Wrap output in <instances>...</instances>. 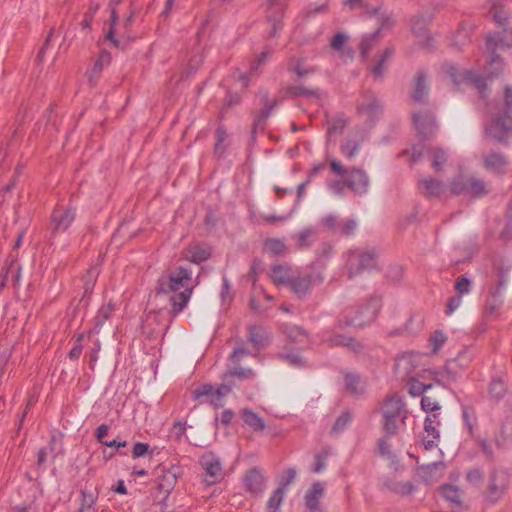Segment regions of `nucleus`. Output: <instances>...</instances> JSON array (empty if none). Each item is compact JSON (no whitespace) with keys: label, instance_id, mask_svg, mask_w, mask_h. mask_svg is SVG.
Listing matches in <instances>:
<instances>
[{"label":"nucleus","instance_id":"0eeeda50","mask_svg":"<svg viewBox=\"0 0 512 512\" xmlns=\"http://www.w3.org/2000/svg\"><path fill=\"white\" fill-rule=\"evenodd\" d=\"M502 60L498 56L491 58L489 64V72L486 77H482L473 71H465L463 78L466 82L474 85L478 91L484 96V92L487 89V80H492L502 70Z\"/></svg>","mask_w":512,"mask_h":512},{"label":"nucleus","instance_id":"6ab92c4d","mask_svg":"<svg viewBox=\"0 0 512 512\" xmlns=\"http://www.w3.org/2000/svg\"><path fill=\"white\" fill-rule=\"evenodd\" d=\"M249 341L257 349L264 348L269 343V335L263 326L251 325L248 327Z\"/></svg>","mask_w":512,"mask_h":512},{"label":"nucleus","instance_id":"3c124183","mask_svg":"<svg viewBox=\"0 0 512 512\" xmlns=\"http://www.w3.org/2000/svg\"><path fill=\"white\" fill-rule=\"evenodd\" d=\"M360 149V143L358 141L347 140L341 146V152L344 156L351 159L357 155Z\"/></svg>","mask_w":512,"mask_h":512},{"label":"nucleus","instance_id":"ddd939ff","mask_svg":"<svg viewBox=\"0 0 512 512\" xmlns=\"http://www.w3.org/2000/svg\"><path fill=\"white\" fill-rule=\"evenodd\" d=\"M211 256V248L205 244L193 243L182 252V257L191 263L200 264Z\"/></svg>","mask_w":512,"mask_h":512},{"label":"nucleus","instance_id":"72a5a7b5","mask_svg":"<svg viewBox=\"0 0 512 512\" xmlns=\"http://www.w3.org/2000/svg\"><path fill=\"white\" fill-rule=\"evenodd\" d=\"M296 238L298 247H310L317 240V232L313 228H305L297 234Z\"/></svg>","mask_w":512,"mask_h":512},{"label":"nucleus","instance_id":"f8f14e48","mask_svg":"<svg viewBox=\"0 0 512 512\" xmlns=\"http://www.w3.org/2000/svg\"><path fill=\"white\" fill-rule=\"evenodd\" d=\"M421 354L406 352L396 358L395 372L402 378L409 376L418 366Z\"/></svg>","mask_w":512,"mask_h":512},{"label":"nucleus","instance_id":"9d476101","mask_svg":"<svg viewBox=\"0 0 512 512\" xmlns=\"http://www.w3.org/2000/svg\"><path fill=\"white\" fill-rule=\"evenodd\" d=\"M508 486V474L504 471L492 472L489 480V486L486 498L491 502L498 501Z\"/></svg>","mask_w":512,"mask_h":512},{"label":"nucleus","instance_id":"bf43d9fd","mask_svg":"<svg viewBox=\"0 0 512 512\" xmlns=\"http://www.w3.org/2000/svg\"><path fill=\"white\" fill-rule=\"evenodd\" d=\"M421 408L425 412H435L440 410L441 406L439 402H437L435 399H433L430 396H423L421 399Z\"/></svg>","mask_w":512,"mask_h":512},{"label":"nucleus","instance_id":"a19ab883","mask_svg":"<svg viewBox=\"0 0 512 512\" xmlns=\"http://www.w3.org/2000/svg\"><path fill=\"white\" fill-rule=\"evenodd\" d=\"M285 495V490L283 487H278L273 494L270 496L267 502V508L269 512H277L280 508Z\"/></svg>","mask_w":512,"mask_h":512},{"label":"nucleus","instance_id":"864d4df0","mask_svg":"<svg viewBox=\"0 0 512 512\" xmlns=\"http://www.w3.org/2000/svg\"><path fill=\"white\" fill-rule=\"evenodd\" d=\"M455 289L457 291V295L463 297V295H466L471 291V280L466 276L458 277L455 282Z\"/></svg>","mask_w":512,"mask_h":512},{"label":"nucleus","instance_id":"052dcab7","mask_svg":"<svg viewBox=\"0 0 512 512\" xmlns=\"http://www.w3.org/2000/svg\"><path fill=\"white\" fill-rule=\"evenodd\" d=\"M281 358L286 361L290 366L299 368L304 366L305 362L298 353H287L281 355Z\"/></svg>","mask_w":512,"mask_h":512},{"label":"nucleus","instance_id":"774afa93","mask_svg":"<svg viewBox=\"0 0 512 512\" xmlns=\"http://www.w3.org/2000/svg\"><path fill=\"white\" fill-rule=\"evenodd\" d=\"M247 355H249V351L246 350L245 348H242V347L235 348L230 355L231 363L237 364L241 361V359L244 356H247Z\"/></svg>","mask_w":512,"mask_h":512},{"label":"nucleus","instance_id":"338daca9","mask_svg":"<svg viewBox=\"0 0 512 512\" xmlns=\"http://www.w3.org/2000/svg\"><path fill=\"white\" fill-rule=\"evenodd\" d=\"M296 474H297L296 469H294V468L287 469L284 473V476L280 482L279 487H283V489L285 490L286 487L294 481Z\"/></svg>","mask_w":512,"mask_h":512},{"label":"nucleus","instance_id":"cd10ccee","mask_svg":"<svg viewBox=\"0 0 512 512\" xmlns=\"http://www.w3.org/2000/svg\"><path fill=\"white\" fill-rule=\"evenodd\" d=\"M81 503L78 512H96L95 504L98 499V492L81 490Z\"/></svg>","mask_w":512,"mask_h":512},{"label":"nucleus","instance_id":"e433bc0d","mask_svg":"<svg viewBox=\"0 0 512 512\" xmlns=\"http://www.w3.org/2000/svg\"><path fill=\"white\" fill-rule=\"evenodd\" d=\"M440 491L447 501L454 504H460L461 491L459 490L458 487L449 484H444L441 486Z\"/></svg>","mask_w":512,"mask_h":512},{"label":"nucleus","instance_id":"9b49d317","mask_svg":"<svg viewBox=\"0 0 512 512\" xmlns=\"http://www.w3.org/2000/svg\"><path fill=\"white\" fill-rule=\"evenodd\" d=\"M357 111L365 121L372 122L380 115L382 104L375 95L368 94L363 96L360 100Z\"/></svg>","mask_w":512,"mask_h":512},{"label":"nucleus","instance_id":"b1692460","mask_svg":"<svg viewBox=\"0 0 512 512\" xmlns=\"http://www.w3.org/2000/svg\"><path fill=\"white\" fill-rule=\"evenodd\" d=\"M283 332L292 343L304 346L309 342L306 331L296 325H285Z\"/></svg>","mask_w":512,"mask_h":512},{"label":"nucleus","instance_id":"aec40b11","mask_svg":"<svg viewBox=\"0 0 512 512\" xmlns=\"http://www.w3.org/2000/svg\"><path fill=\"white\" fill-rule=\"evenodd\" d=\"M111 62V55L107 51H102L95 61L93 67L88 71L89 82L94 85L99 79L102 70L109 66Z\"/></svg>","mask_w":512,"mask_h":512},{"label":"nucleus","instance_id":"f3484780","mask_svg":"<svg viewBox=\"0 0 512 512\" xmlns=\"http://www.w3.org/2000/svg\"><path fill=\"white\" fill-rule=\"evenodd\" d=\"M247 490L254 494L259 495L263 492L265 486V479L262 472L256 468L250 469L244 478Z\"/></svg>","mask_w":512,"mask_h":512},{"label":"nucleus","instance_id":"ea45409f","mask_svg":"<svg viewBox=\"0 0 512 512\" xmlns=\"http://www.w3.org/2000/svg\"><path fill=\"white\" fill-rule=\"evenodd\" d=\"M346 124V120L342 116H337L328 120L327 136L331 138L342 133Z\"/></svg>","mask_w":512,"mask_h":512},{"label":"nucleus","instance_id":"7c9ffc66","mask_svg":"<svg viewBox=\"0 0 512 512\" xmlns=\"http://www.w3.org/2000/svg\"><path fill=\"white\" fill-rule=\"evenodd\" d=\"M225 376L235 377L239 380H253L256 373L251 368L242 367L240 362L232 364V367L226 372Z\"/></svg>","mask_w":512,"mask_h":512},{"label":"nucleus","instance_id":"f03ea898","mask_svg":"<svg viewBox=\"0 0 512 512\" xmlns=\"http://www.w3.org/2000/svg\"><path fill=\"white\" fill-rule=\"evenodd\" d=\"M380 308V299L377 297L370 298L363 304L344 309L339 317V323L343 327L361 328L375 320Z\"/></svg>","mask_w":512,"mask_h":512},{"label":"nucleus","instance_id":"c9c22d12","mask_svg":"<svg viewBox=\"0 0 512 512\" xmlns=\"http://www.w3.org/2000/svg\"><path fill=\"white\" fill-rule=\"evenodd\" d=\"M116 309V305L111 301L103 304L95 317V326L101 327L106 320H108Z\"/></svg>","mask_w":512,"mask_h":512},{"label":"nucleus","instance_id":"a878e982","mask_svg":"<svg viewBox=\"0 0 512 512\" xmlns=\"http://www.w3.org/2000/svg\"><path fill=\"white\" fill-rule=\"evenodd\" d=\"M272 54V50L266 48L261 55L252 63L249 74H241L239 80L241 81L242 87H246L248 84V78L253 75L259 74L260 67L266 62L268 57Z\"/></svg>","mask_w":512,"mask_h":512},{"label":"nucleus","instance_id":"09e8293b","mask_svg":"<svg viewBox=\"0 0 512 512\" xmlns=\"http://www.w3.org/2000/svg\"><path fill=\"white\" fill-rule=\"evenodd\" d=\"M450 191L453 195L468 194L467 178L463 176L456 178L451 183Z\"/></svg>","mask_w":512,"mask_h":512},{"label":"nucleus","instance_id":"4c0bfd02","mask_svg":"<svg viewBox=\"0 0 512 512\" xmlns=\"http://www.w3.org/2000/svg\"><path fill=\"white\" fill-rule=\"evenodd\" d=\"M440 424L436 414L428 415L424 423V434H428L433 439H439L440 433L437 426Z\"/></svg>","mask_w":512,"mask_h":512},{"label":"nucleus","instance_id":"58836bf2","mask_svg":"<svg viewBox=\"0 0 512 512\" xmlns=\"http://www.w3.org/2000/svg\"><path fill=\"white\" fill-rule=\"evenodd\" d=\"M447 335L442 330H436L429 338V346L432 353L436 354L440 351L443 345L447 342Z\"/></svg>","mask_w":512,"mask_h":512},{"label":"nucleus","instance_id":"6e6d98bb","mask_svg":"<svg viewBox=\"0 0 512 512\" xmlns=\"http://www.w3.org/2000/svg\"><path fill=\"white\" fill-rule=\"evenodd\" d=\"M358 224L354 219L341 220L338 233L344 236H350L357 230Z\"/></svg>","mask_w":512,"mask_h":512},{"label":"nucleus","instance_id":"8fccbe9b","mask_svg":"<svg viewBox=\"0 0 512 512\" xmlns=\"http://www.w3.org/2000/svg\"><path fill=\"white\" fill-rule=\"evenodd\" d=\"M473 355L474 354L472 349H463L450 363H456L460 368H465L472 361Z\"/></svg>","mask_w":512,"mask_h":512},{"label":"nucleus","instance_id":"2f4dec72","mask_svg":"<svg viewBox=\"0 0 512 512\" xmlns=\"http://www.w3.org/2000/svg\"><path fill=\"white\" fill-rule=\"evenodd\" d=\"M468 195L472 197H482L488 193L487 185L481 179L475 177H468Z\"/></svg>","mask_w":512,"mask_h":512},{"label":"nucleus","instance_id":"6e6552de","mask_svg":"<svg viewBox=\"0 0 512 512\" xmlns=\"http://www.w3.org/2000/svg\"><path fill=\"white\" fill-rule=\"evenodd\" d=\"M204 470V481L208 485L219 483L223 477V468L219 458L213 453H206L200 459Z\"/></svg>","mask_w":512,"mask_h":512},{"label":"nucleus","instance_id":"69168bd1","mask_svg":"<svg viewBox=\"0 0 512 512\" xmlns=\"http://www.w3.org/2000/svg\"><path fill=\"white\" fill-rule=\"evenodd\" d=\"M462 297L459 295L453 296L449 299L446 308V315H451L462 305Z\"/></svg>","mask_w":512,"mask_h":512},{"label":"nucleus","instance_id":"603ef678","mask_svg":"<svg viewBox=\"0 0 512 512\" xmlns=\"http://www.w3.org/2000/svg\"><path fill=\"white\" fill-rule=\"evenodd\" d=\"M352 420V415L350 412L346 411V412H343L335 421L333 427H332V431L334 433H340L342 432L346 427L347 425L351 422Z\"/></svg>","mask_w":512,"mask_h":512},{"label":"nucleus","instance_id":"f704fd0d","mask_svg":"<svg viewBox=\"0 0 512 512\" xmlns=\"http://www.w3.org/2000/svg\"><path fill=\"white\" fill-rule=\"evenodd\" d=\"M332 345H342L351 351L358 353L362 350V345L355 339L343 335H336L330 340Z\"/></svg>","mask_w":512,"mask_h":512},{"label":"nucleus","instance_id":"423d86ee","mask_svg":"<svg viewBox=\"0 0 512 512\" xmlns=\"http://www.w3.org/2000/svg\"><path fill=\"white\" fill-rule=\"evenodd\" d=\"M323 282L324 276L321 272L304 273L294 275L290 281L289 287L298 298H304Z\"/></svg>","mask_w":512,"mask_h":512},{"label":"nucleus","instance_id":"4468645a","mask_svg":"<svg viewBox=\"0 0 512 512\" xmlns=\"http://www.w3.org/2000/svg\"><path fill=\"white\" fill-rule=\"evenodd\" d=\"M346 183L352 191L362 195L368 191L369 177L362 169H352L346 179Z\"/></svg>","mask_w":512,"mask_h":512},{"label":"nucleus","instance_id":"4d7b16f0","mask_svg":"<svg viewBox=\"0 0 512 512\" xmlns=\"http://www.w3.org/2000/svg\"><path fill=\"white\" fill-rule=\"evenodd\" d=\"M214 392H215V388L213 385L203 384L200 387L193 390L192 395H193L194 399H200L202 397H207L209 400Z\"/></svg>","mask_w":512,"mask_h":512},{"label":"nucleus","instance_id":"e2e57ef3","mask_svg":"<svg viewBox=\"0 0 512 512\" xmlns=\"http://www.w3.org/2000/svg\"><path fill=\"white\" fill-rule=\"evenodd\" d=\"M348 40V36L344 33H337L331 40V47L338 51V52H342L343 50V47L345 45V43L347 42Z\"/></svg>","mask_w":512,"mask_h":512},{"label":"nucleus","instance_id":"79ce46f5","mask_svg":"<svg viewBox=\"0 0 512 512\" xmlns=\"http://www.w3.org/2000/svg\"><path fill=\"white\" fill-rule=\"evenodd\" d=\"M378 35H379V30L372 34L363 36V38L361 40V44H360V52L364 58H366L368 56L369 52L375 46Z\"/></svg>","mask_w":512,"mask_h":512},{"label":"nucleus","instance_id":"c756f323","mask_svg":"<svg viewBox=\"0 0 512 512\" xmlns=\"http://www.w3.org/2000/svg\"><path fill=\"white\" fill-rule=\"evenodd\" d=\"M242 418L246 425L253 428L255 431H263L265 429L264 420L251 409H244Z\"/></svg>","mask_w":512,"mask_h":512},{"label":"nucleus","instance_id":"dca6fc26","mask_svg":"<svg viewBox=\"0 0 512 512\" xmlns=\"http://www.w3.org/2000/svg\"><path fill=\"white\" fill-rule=\"evenodd\" d=\"M325 495V484L322 482H314L304 496L306 507L310 511L319 510L320 500Z\"/></svg>","mask_w":512,"mask_h":512},{"label":"nucleus","instance_id":"37998d69","mask_svg":"<svg viewBox=\"0 0 512 512\" xmlns=\"http://www.w3.org/2000/svg\"><path fill=\"white\" fill-rule=\"evenodd\" d=\"M264 249L272 255H281L286 251V245L281 239H268L265 241Z\"/></svg>","mask_w":512,"mask_h":512},{"label":"nucleus","instance_id":"39448f33","mask_svg":"<svg viewBox=\"0 0 512 512\" xmlns=\"http://www.w3.org/2000/svg\"><path fill=\"white\" fill-rule=\"evenodd\" d=\"M345 257L349 277H353L364 269H371L376 266L377 254L374 250L363 252L350 250Z\"/></svg>","mask_w":512,"mask_h":512},{"label":"nucleus","instance_id":"393cba45","mask_svg":"<svg viewBox=\"0 0 512 512\" xmlns=\"http://www.w3.org/2000/svg\"><path fill=\"white\" fill-rule=\"evenodd\" d=\"M429 92L427 77L424 72H418L415 78V87L412 98L416 102H421Z\"/></svg>","mask_w":512,"mask_h":512},{"label":"nucleus","instance_id":"c03bdc74","mask_svg":"<svg viewBox=\"0 0 512 512\" xmlns=\"http://www.w3.org/2000/svg\"><path fill=\"white\" fill-rule=\"evenodd\" d=\"M506 387L502 380L500 379H494L491 381L489 386V394L490 396L495 399L496 401H499L502 399L505 395Z\"/></svg>","mask_w":512,"mask_h":512},{"label":"nucleus","instance_id":"680f3d73","mask_svg":"<svg viewBox=\"0 0 512 512\" xmlns=\"http://www.w3.org/2000/svg\"><path fill=\"white\" fill-rule=\"evenodd\" d=\"M378 449L381 456L386 457L388 459H392L394 457L392 445L388 442L386 438L379 439Z\"/></svg>","mask_w":512,"mask_h":512},{"label":"nucleus","instance_id":"4be33fe9","mask_svg":"<svg viewBox=\"0 0 512 512\" xmlns=\"http://www.w3.org/2000/svg\"><path fill=\"white\" fill-rule=\"evenodd\" d=\"M485 167L494 173H504L507 165L503 154L491 152L484 157Z\"/></svg>","mask_w":512,"mask_h":512},{"label":"nucleus","instance_id":"2eb2a0df","mask_svg":"<svg viewBox=\"0 0 512 512\" xmlns=\"http://www.w3.org/2000/svg\"><path fill=\"white\" fill-rule=\"evenodd\" d=\"M416 129L423 137L433 135L437 129L434 117L429 113H416L413 115Z\"/></svg>","mask_w":512,"mask_h":512},{"label":"nucleus","instance_id":"412c9836","mask_svg":"<svg viewBox=\"0 0 512 512\" xmlns=\"http://www.w3.org/2000/svg\"><path fill=\"white\" fill-rule=\"evenodd\" d=\"M270 277L276 285L289 286L294 274L286 265H274L271 267Z\"/></svg>","mask_w":512,"mask_h":512},{"label":"nucleus","instance_id":"7ed1b4c3","mask_svg":"<svg viewBox=\"0 0 512 512\" xmlns=\"http://www.w3.org/2000/svg\"><path fill=\"white\" fill-rule=\"evenodd\" d=\"M382 427L387 435H396L405 427L408 411L400 396L393 395L387 398L381 407Z\"/></svg>","mask_w":512,"mask_h":512},{"label":"nucleus","instance_id":"a211bd4d","mask_svg":"<svg viewBox=\"0 0 512 512\" xmlns=\"http://www.w3.org/2000/svg\"><path fill=\"white\" fill-rule=\"evenodd\" d=\"M420 189L429 198L440 197L445 192L446 186L443 182L432 177H425L419 182Z\"/></svg>","mask_w":512,"mask_h":512},{"label":"nucleus","instance_id":"473e14b6","mask_svg":"<svg viewBox=\"0 0 512 512\" xmlns=\"http://www.w3.org/2000/svg\"><path fill=\"white\" fill-rule=\"evenodd\" d=\"M278 0H269V12L268 19L273 22V28L270 32L272 36L276 34L277 29L279 28V22L282 17V7L278 4Z\"/></svg>","mask_w":512,"mask_h":512},{"label":"nucleus","instance_id":"5701e85b","mask_svg":"<svg viewBox=\"0 0 512 512\" xmlns=\"http://www.w3.org/2000/svg\"><path fill=\"white\" fill-rule=\"evenodd\" d=\"M177 483V473L175 470H163L158 476V489L168 495Z\"/></svg>","mask_w":512,"mask_h":512},{"label":"nucleus","instance_id":"20e7f679","mask_svg":"<svg viewBox=\"0 0 512 512\" xmlns=\"http://www.w3.org/2000/svg\"><path fill=\"white\" fill-rule=\"evenodd\" d=\"M504 102L505 109L499 112L491 121L490 124L485 126L486 135L498 142H502L505 138L512 133V87L505 86L504 88Z\"/></svg>","mask_w":512,"mask_h":512},{"label":"nucleus","instance_id":"bb28decb","mask_svg":"<svg viewBox=\"0 0 512 512\" xmlns=\"http://www.w3.org/2000/svg\"><path fill=\"white\" fill-rule=\"evenodd\" d=\"M264 107L260 110L258 116L254 121V129H263L267 118L270 116L273 108L277 105V100L269 101L267 96H263Z\"/></svg>","mask_w":512,"mask_h":512},{"label":"nucleus","instance_id":"13d9d810","mask_svg":"<svg viewBox=\"0 0 512 512\" xmlns=\"http://www.w3.org/2000/svg\"><path fill=\"white\" fill-rule=\"evenodd\" d=\"M321 222L328 229L332 230L333 232L338 233V230H339L340 225H341V220L338 218V216L333 215V214H329V215L325 216L321 220Z\"/></svg>","mask_w":512,"mask_h":512},{"label":"nucleus","instance_id":"0e129e2a","mask_svg":"<svg viewBox=\"0 0 512 512\" xmlns=\"http://www.w3.org/2000/svg\"><path fill=\"white\" fill-rule=\"evenodd\" d=\"M111 9V27H110V31L109 33L107 34V38L116 46L118 47L119 46V40L114 38L113 34H114V27L118 21V14H117V11H116V8H110Z\"/></svg>","mask_w":512,"mask_h":512},{"label":"nucleus","instance_id":"de8ad7c7","mask_svg":"<svg viewBox=\"0 0 512 512\" xmlns=\"http://www.w3.org/2000/svg\"><path fill=\"white\" fill-rule=\"evenodd\" d=\"M345 386L352 394H359L362 392L360 378L355 374H347L345 376Z\"/></svg>","mask_w":512,"mask_h":512},{"label":"nucleus","instance_id":"1a4fd4ad","mask_svg":"<svg viewBox=\"0 0 512 512\" xmlns=\"http://www.w3.org/2000/svg\"><path fill=\"white\" fill-rule=\"evenodd\" d=\"M75 219V211L68 207H56L51 215V233L65 232Z\"/></svg>","mask_w":512,"mask_h":512},{"label":"nucleus","instance_id":"a18cd8bd","mask_svg":"<svg viewBox=\"0 0 512 512\" xmlns=\"http://www.w3.org/2000/svg\"><path fill=\"white\" fill-rule=\"evenodd\" d=\"M432 156V166L436 170L442 169L444 164L447 162L448 155L447 152L442 148H435L431 151Z\"/></svg>","mask_w":512,"mask_h":512},{"label":"nucleus","instance_id":"c85d7f7f","mask_svg":"<svg viewBox=\"0 0 512 512\" xmlns=\"http://www.w3.org/2000/svg\"><path fill=\"white\" fill-rule=\"evenodd\" d=\"M394 50L392 48H386L377 64L372 68V73L375 78L381 79L384 72L387 70L389 61L392 59Z\"/></svg>","mask_w":512,"mask_h":512},{"label":"nucleus","instance_id":"5fc2aeb1","mask_svg":"<svg viewBox=\"0 0 512 512\" xmlns=\"http://www.w3.org/2000/svg\"><path fill=\"white\" fill-rule=\"evenodd\" d=\"M504 40L501 33H494L487 37L486 47L490 51H494L498 48L504 47Z\"/></svg>","mask_w":512,"mask_h":512},{"label":"nucleus","instance_id":"f257e3e1","mask_svg":"<svg viewBox=\"0 0 512 512\" xmlns=\"http://www.w3.org/2000/svg\"><path fill=\"white\" fill-rule=\"evenodd\" d=\"M159 291L165 294L172 293L170 302L172 313L178 315L182 312L193 292L191 269L179 266L163 274L158 280Z\"/></svg>","mask_w":512,"mask_h":512},{"label":"nucleus","instance_id":"49530a36","mask_svg":"<svg viewBox=\"0 0 512 512\" xmlns=\"http://www.w3.org/2000/svg\"><path fill=\"white\" fill-rule=\"evenodd\" d=\"M432 384H425L418 379L412 378L408 383V390L412 396H420L426 390L430 389Z\"/></svg>","mask_w":512,"mask_h":512}]
</instances>
